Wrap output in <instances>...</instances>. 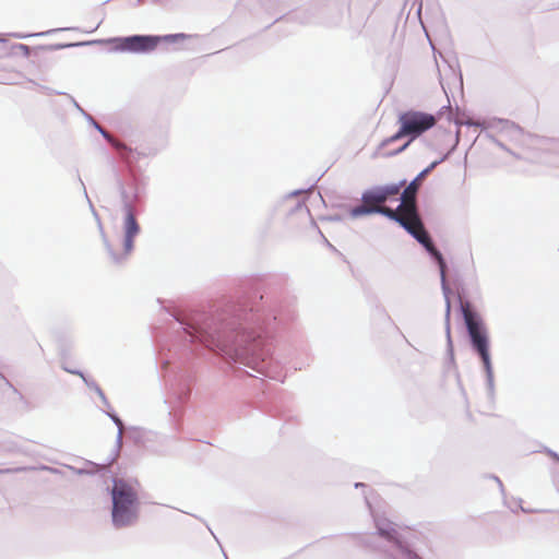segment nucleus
I'll return each instance as SVG.
<instances>
[{
	"label": "nucleus",
	"mask_w": 559,
	"mask_h": 559,
	"mask_svg": "<svg viewBox=\"0 0 559 559\" xmlns=\"http://www.w3.org/2000/svg\"><path fill=\"white\" fill-rule=\"evenodd\" d=\"M362 213H380L386 217L396 221L401 224L418 242H420L428 252H430L437 260L441 278L445 281V262L442 254L433 246L429 235L427 234L424 224L419 217L418 211L412 210L404 201L397 206L396 210H392L388 206L372 207L370 210H362Z\"/></svg>",
	"instance_id": "obj_1"
},
{
	"label": "nucleus",
	"mask_w": 559,
	"mask_h": 559,
	"mask_svg": "<svg viewBox=\"0 0 559 559\" xmlns=\"http://www.w3.org/2000/svg\"><path fill=\"white\" fill-rule=\"evenodd\" d=\"M112 510L111 518L116 527H124L133 524L138 519L136 490L124 480H115L111 490Z\"/></svg>",
	"instance_id": "obj_2"
},
{
	"label": "nucleus",
	"mask_w": 559,
	"mask_h": 559,
	"mask_svg": "<svg viewBox=\"0 0 559 559\" xmlns=\"http://www.w3.org/2000/svg\"><path fill=\"white\" fill-rule=\"evenodd\" d=\"M436 122V117L427 112L416 110L403 112L399 117L400 130L391 138V141L403 136H411L413 140L431 129Z\"/></svg>",
	"instance_id": "obj_3"
},
{
	"label": "nucleus",
	"mask_w": 559,
	"mask_h": 559,
	"mask_svg": "<svg viewBox=\"0 0 559 559\" xmlns=\"http://www.w3.org/2000/svg\"><path fill=\"white\" fill-rule=\"evenodd\" d=\"M461 307L473 347L480 355L485 367L489 369L490 357L488 348V338L485 331L483 330L481 322L478 316L472 310L471 305L468 302L462 304Z\"/></svg>",
	"instance_id": "obj_4"
},
{
	"label": "nucleus",
	"mask_w": 559,
	"mask_h": 559,
	"mask_svg": "<svg viewBox=\"0 0 559 559\" xmlns=\"http://www.w3.org/2000/svg\"><path fill=\"white\" fill-rule=\"evenodd\" d=\"M140 226L135 216L130 207L127 209L124 219V239L122 245L118 248L112 241H107L108 250L115 262L124 259L133 249L134 237L139 234Z\"/></svg>",
	"instance_id": "obj_5"
},
{
	"label": "nucleus",
	"mask_w": 559,
	"mask_h": 559,
	"mask_svg": "<svg viewBox=\"0 0 559 559\" xmlns=\"http://www.w3.org/2000/svg\"><path fill=\"white\" fill-rule=\"evenodd\" d=\"M438 165V162L431 163L427 168L420 171L417 177L404 189L401 201H404L412 210L417 211L416 194L425 177Z\"/></svg>",
	"instance_id": "obj_6"
},
{
	"label": "nucleus",
	"mask_w": 559,
	"mask_h": 559,
	"mask_svg": "<svg viewBox=\"0 0 559 559\" xmlns=\"http://www.w3.org/2000/svg\"><path fill=\"white\" fill-rule=\"evenodd\" d=\"M362 204L358 205L350 211V215L353 217H359L362 215H368L369 213H362V210H370L372 207H381L385 202L382 198V193L378 190V188H373L371 190L366 191L361 198Z\"/></svg>",
	"instance_id": "obj_7"
},
{
	"label": "nucleus",
	"mask_w": 559,
	"mask_h": 559,
	"mask_svg": "<svg viewBox=\"0 0 559 559\" xmlns=\"http://www.w3.org/2000/svg\"><path fill=\"white\" fill-rule=\"evenodd\" d=\"M157 38L151 36H132L124 40V48L131 51H148L157 46Z\"/></svg>",
	"instance_id": "obj_8"
},
{
	"label": "nucleus",
	"mask_w": 559,
	"mask_h": 559,
	"mask_svg": "<svg viewBox=\"0 0 559 559\" xmlns=\"http://www.w3.org/2000/svg\"><path fill=\"white\" fill-rule=\"evenodd\" d=\"M404 186H405V181H402L401 183H392V185H386V186L377 187V188L380 191V193H382V198L386 202L391 198L397 195Z\"/></svg>",
	"instance_id": "obj_9"
},
{
	"label": "nucleus",
	"mask_w": 559,
	"mask_h": 559,
	"mask_svg": "<svg viewBox=\"0 0 559 559\" xmlns=\"http://www.w3.org/2000/svg\"><path fill=\"white\" fill-rule=\"evenodd\" d=\"M106 138L109 140V142L120 151V156L122 159H124L127 163H130V154L132 153V150L127 147L124 144L114 140L111 136L106 135Z\"/></svg>",
	"instance_id": "obj_10"
},
{
	"label": "nucleus",
	"mask_w": 559,
	"mask_h": 559,
	"mask_svg": "<svg viewBox=\"0 0 559 559\" xmlns=\"http://www.w3.org/2000/svg\"><path fill=\"white\" fill-rule=\"evenodd\" d=\"M378 528H379V533L382 536H385L389 539H395L396 538V534L397 533H396L394 527L384 528L382 525H379Z\"/></svg>",
	"instance_id": "obj_11"
},
{
	"label": "nucleus",
	"mask_w": 559,
	"mask_h": 559,
	"mask_svg": "<svg viewBox=\"0 0 559 559\" xmlns=\"http://www.w3.org/2000/svg\"><path fill=\"white\" fill-rule=\"evenodd\" d=\"M188 36L186 34H175V35H169V36H166L165 38L167 40H177V39H186Z\"/></svg>",
	"instance_id": "obj_12"
},
{
	"label": "nucleus",
	"mask_w": 559,
	"mask_h": 559,
	"mask_svg": "<svg viewBox=\"0 0 559 559\" xmlns=\"http://www.w3.org/2000/svg\"><path fill=\"white\" fill-rule=\"evenodd\" d=\"M450 317V302H447V320L449 321ZM448 333H450V325L448 324Z\"/></svg>",
	"instance_id": "obj_13"
}]
</instances>
